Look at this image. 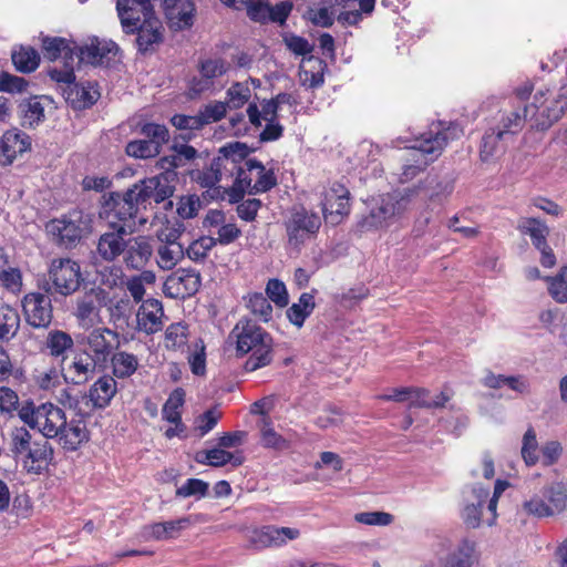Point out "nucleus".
<instances>
[{
	"label": "nucleus",
	"mask_w": 567,
	"mask_h": 567,
	"mask_svg": "<svg viewBox=\"0 0 567 567\" xmlns=\"http://www.w3.org/2000/svg\"><path fill=\"white\" fill-rule=\"evenodd\" d=\"M18 415L24 424L42 434V439H58L66 451H76L90 440L84 420L68 421L65 412L53 403L35 405L27 402L18 410Z\"/></svg>",
	"instance_id": "f257e3e1"
},
{
	"label": "nucleus",
	"mask_w": 567,
	"mask_h": 567,
	"mask_svg": "<svg viewBox=\"0 0 567 567\" xmlns=\"http://www.w3.org/2000/svg\"><path fill=\"white\" fill-rule=\"evenodd\" d=\"M229 338L236 340L238 352L241 354L250 352L244 365L247 372H254L271 363L272 338L251 319L241 318L231 330Z\"/></svg>",
	"instance_id": "f03ea898"
},
{
	"label": "nucleus",
	"mask_w": 567,
	"mask_h": 567,
	"mask_svg": "<svg viewBox=\"0 0 567 567\" xmlns=\"http://www.w3.org/2000/svg\"><path fill=\"white\" fill-rule=\"evenodd\" d=\"M454 137H456L455 130L449 127L435 133L430 131L415 138L414 144L408 146L410 152L405 158L406 163L402 166L400 181L408 183L415 178L442 154L447 142Z\"/></svg>",
	"instance_id": "7ed1b4c3"
},
{
	"label": "nucleus",
	"mask_w": 567,
	"mask_h": 567,
	"mask_svg": "<svg viewBox=\"0 0 567 567\" xmlns=\"http://www.w3.org/2000/svg\"><path fill=\"white\" fill-rule=\"evenodd\" d=\"M9 450L21 461L23 467L33 474L48 470L54 455V450L45 439H32L31 433L23 426L13 427L9 433Z\"/></svg>",
	"instance_id": "20e7f679"
},
{
	"label": "nucleus",
	"mask_w": 567,
	"mask_h": 567,
	"mask_svg": "<svg viewBox=\"0 0 567 567\" xmlns=\"http://www.w3.org/2000/svg\"><path fill=\"white\" fill-rule=\"evenodd\" d=\"M414 195L413 188L380 195L372 200L369 213L360 218L358 228L370 231L390 227L406 210Z\"/></svg>",
	"instance_id": "39448f33"
},
{
	"label": "nucleus",
	"mask_w": 567,
	"mask_h": 567,
	"mask_svg": "<svg viewBox=\"0 0 567 567\" xmlns=\"http://www.w3.org/2000/svg\"><path fill=\"white\" fill-rule=\"evenodd\" d=\"M116 9L125 33L162 34V23L155 16L150 0H117Z\"/></svg>",
	"instance_id": "423d86ee"
},
{
	"label": "nucleus",
	"mask_w": 567,
	"mask_h": 567,
	"mask_svg": "<svg viewBox=\"0 0 567 567\" xmlns=\"http://www.w3.org/2000/svg\"><path fill=\"white\" fill-rule=\"evenodd\" d=\"M138 187L135 184L124 193H112L105 199L100 212V217L105 219L106 225L123 224L126 229H131L128 223L135 218L143 200H140Z\"/></svg>",
	"instance_id": "0eeeda50"
},
{
	"label": "nucleus",
	"mask_w": 567,
	"mask_h": 567,
	"mask_svg": "<svg viewBox=\"0 0 567 567\" xmlns=\"http://www.w3.org/2000/svg\"><path fill=\"white\" fill-rule=\"evenodd\" d=\"M91 217L82 210H72L61 219H53L47 224V231L53 239L65 248L73 247L80 241L83 234L89 231Z\"/></svg>",
	"instance_id": "6e6552de"
},
{
	"label": "nucleus",
	"mask_w": 567,
	"mask_h": 567,
	"mask_svg": "<svg viewBox=\"0 0 567 567\" xmlns=\"http://www.w3.org/2000/svg\"><path fill=\"white\" fill-rule=\"evenodd\" d=\"M45 292H56L61 296L74 293L83 280L80 265L70 258H59L51 261Z\"/></svg>",
	"instance_id": "1a4fd4ad"
},
{
	"label": "nucleus",
	"mask_w": 567,
	"mask_h": 567,
	"mask_svg": "<svg viewBox=\"0 0 567 567\" xmlns=\"http://www.w3.org/2000/svg\"><path fill=\"white\" fill-rule=\"evenodd\" d=\"M566 107L567 92L549 100L545 97L544 92L539 91L534 95V102L525 106V113H529L533 127L544 131L561 117Z\"/></svg>",
	"instance_id": "9d476101"
},
{
	"label": "nucleus",
	"mask_w": 567,
	"mask_h": 567,
	"mask_svg": "<svg viewBox=\"0 0 567 567\" xmlns=\"http://www.w3.org/2000/svg\"><path fill=\"white\" fill-rule=\"evenodd\" d=\"M543 497L534 496L524 502L523 508L529 515L548 517L560 514L567 507V485L563 482H554L543 489Z\"/></svg>",
	"instance_id": "9b49d317"
},
{
	"label": "nucleus",
	"mask_w": 567,
	"mask_h": 567,
	"mask_svg": "<svg viewBox=\"0 0 567 567\" xmlns=\"http://www.w3.org/2000/svg\"><path fill=\"white\" fill-rule=\"evenodd\" d=\"M220 153L224 155V158L218 157L214 159L209 167L197 171L194 174L193 178L203 187L215 186L221 178V167L227 164H231V166L235 167L238 161L245 159L248 147L246 144L236 142L223 146Z\"/></svg>",
	"instance_id": "f8f14e48"
},
{
	"label": "nucleus",
	"mask_w": 567,
	"mask_h": 567,
	"mask_svg": "<svg viewBox=\"0 0 567 567\" xmlns=\"http://www.w3.org/2000/svg\"><path fill=\"white\" fill-rule=\"evenodd\" d=\"M321 225L320 217L303 207L295 208L286 221V231L290 246L299 248L306 239L316 234Z\"/></svg>",
	"instance_id": "ddd939ff"
},
{
	"label": "nucleus",
	"mask_w": 567,
	"mask_h": 567,
	"mask_svg": "<svg viewBox=\"0 0 567 567\" xmlns=\"http://www.w3.org/2000/svg\"><path fill=\"white\" fill-rule=\"evenodd\" d=\"M300 535V530L295 527L268 525L248 530L246 537L250 547L260 550L285 546L288 542L298 539Z\"/></svg>",
	"instance_id": "4468645a"
},
{
	"label": "nucleus",
	"mask_w": 567,
	"mask_h": 567,
	"mask_svg": "<svg viewBox=\"0 0 567 567\" xmlns=\"http://www.w3.org/2000/svg\"><path fill=\"white\" fill-rule=\"evenodd\" d=\"M132 229L121 225H106V229L99 236L95 246V256L105 262H114L125 249V241Z\"/></svg>",
	"instance_id": "2eb2a0df"
},
{
	"label": "nucleus",
	"mask_w": 567,
	"mask_h": 567,
	"mask_svg": "<svg viewBox=\"0 0 567 567\" xmlns=\"http://www.w3.org/2000/svg\"><path fill=\"white\" fill-rule=\"evenodd\" d=\"M349 190L339 183H333L323 194L321 202L324 220L338 225L350 213Z\"/></svg>",
	"instance_id": "dca6fc26"
},
{
	"label": "nucleus",
	"mask_w": 567,
	"mask_h": 567,
	"mask_svg": "<svg viewBox=\"0 0 567 567\" xmlns=\"http://www.w3.org/2000/svg\"><path fill=\"white\" fill-rule=\"evenodd\" d=\"M176 179V173H167L141 181L135 184V186L138 187L137 195H140V200H143L144 205H146L150 199H154L157 204L165 203L175 192L174 183Z\"/></svg>",
	"instance_id": "f3484780"
},
{
	"label": "nucleus",
	"mask_w": 567,
	"mask_h": 567,
	"mask_svg": "<svg viewBox=\"0 0 567 567\" xmlns=\"http://www.w3.org/2000/svg\"><path fill=\"white\" fill-rule=\"evenodd\" d=\"M48 293L30 292L23 299L25 321L33 328L45 329L52 321V305Z\"/></svg>",
	"instance_id": "a211bd4d"
},
{
	"label": "nucleus",
	"mask_w": 567,
	"mask_h": 567,
	"mask_svg": "<svg viewBox=\"0 0 567 567\" xmlns=\"http://www.w3.org/2000/svg\"><path fill=\"white\" fill-rule=\"evenodd\" d=\"M200 286V276L194 269H177L164 282V293L174 299H184L197 292Z\"/></svg>",
	"instance_id": "6ab92c4d"
},
{
	"label": "nucleus",
	"mask_w": 567,
	"mask_h": 567,
	"mask_svg": "<svg viewBox=\"0 0 567 567\" xmlns=\"http://www.w3.org/2000/svg\"><path fill=\"white\" fill-rule=\"evenodd\" d=\"M153 252L154 248L150 237L128 235L122 254V260L127 269L142 270L150 262Z\"/></svg>",
	"instance_id": "aec40b11"
},
{
	"label": "nucleus",
	"mask_w": 567,
	"mask_h": 567,
	"mask_svg": "<svg viewBox=\"0 0 567 567\" xmlns=\"http://www.w3.org/2000/svg\"><path fill=\"white\" fill-rule=\"evenodd\" d=\"M95 369L94 358L86 352H82L75 353L70 360L64 358L61 373L66 383L81 385L93 378Z\"/></svg>",
	"instance_id": "412c9836"
},
{
	"label": "nucleus",
	"mask_w": 567,
	"mask_h": 567,
	"mask_svg": "<svg viewBox=\"0 0 567 567\" xmlns=\"http://www.w3.org/2000/svg\"><path fill=\"white\" fill-rule=\"evenodd\" d=\"M163 6L171 31H187L194 24L195 6L192 0H163Z\"/></svg>",
	"instance_id": "4be33fe9"
},
{
	"label": "nucleus",
	"mask_w": 567,
	"mask_h": 567,
	"mask_svg": "<svg viewBox=\"0 0 567 567\" xmlns=\"http://www.w3.org/2000/svg\"><path fill=\"white\" fill-rule=\"evenodd\" d=\"M30 147L29 135L17 128L7 131L0 137V164L11 165L18 155L29 151Z\"/></svg>",
	"instance_id": "5701e85b"
},
{
	"label": "nucleus",
	"mask_w": 567,
	"mask_h": 567,
	"mask_svg": "<svg viewBox=\"0 0 567 567\" xmlns=\"http://www.w3.org/2000/svg\"><path fill=\"white\" fill-rule=\"evenodd\" d=\"M332 7H340L338 22L342 25H357L372 13L375 0H328Z\"/></svg>",
	"instance_id": "b1692460"
},
{
	"label": "nucleus",
	"mask_w": 567,
	"mask_h": 567,
	"mask_svg": "<svg viewBox=\"0 0 567 567\" xmlns=\"http://www.w3.org/2000/svg\"><path fill=\"white\" fill-rule=\"evenodd\" d=\"M164 316L162 303L156 299L143 301L136 313L137 329L153 334L162 329Z\"/></svg>",
	"instance_id": "393cba45"
},
{
	"label": "nucleus",
	"mask_w": 567,
	"mask_h": 567,
	"mask_svg": "<svg viewBox=\"0 0 567 567\" xmlns=\"http://www.w3.org/2000/svg\"><path fill=\"white\" fill-rule=\"evenodd\" d=\"M65 100L75 110L91 107L101 96L97 84L93 82L73 83L64 90Z\"/></svg>",
	"instance_id": "a878e982"
},
{
	"label": "nucleus",
	"mask_w": 567,
	"mask_h": 567,
	"mask_svg": "<svg viewBox=\"0 0 567 567\" xmlns=\"http://www.w3.org/2000/svg\"><path fill=\"white\" fill-rule=\"evenodd\" d=\"M43 55L50 61L62 60L69 61L70 64L73 60H78L79 47L66 38H43L42 44Z\"/></svg>",
	"instance_id": "bb28decb"
},
{
	"label": "nucleus",
	"mask_w": 567,
	"mask_h": 567,
	"mask_svg": "<svg viewBox=\"0 0 567 567\" xmlns=\"http://www.w3.org/2000/svg\"><path fill=\"white\" fill-rule=\"evenodd\" d=\"M200 79H193L189 85L192 96L198 95L212 86V80L226 72L225 62L220 59H207L200 62Z\"/></svg>",
	"instance_id": "cd10ccee"
},
{
	"label": "nucleus",
	"mask_w": 567,
	"mask_h": 567,
	"mask_svg": "<svg viewBox=\"0 0 567 567\" xmlns=\"http://www.w3.org/2000/svg\"><path fill=\"white\" fill-rule=\"evenodd\" d=\"M117 47L114 42L110 41L105 44L97 42L85 48H79L78 60L81 64L102 65L107 63L111 55H114Z\"/></svg>",
	"instance_id": "c85d7f7f"
},
{
	"label": "nucleus",
	"mask_w": 567,
	"mask_h": 567,
	"mask_svg": "<svg viewBox=\"0 0 567 567\" xmlns=\"http://www.w3.org/2000/svg\"><path fill=\"white\" fill-rule=\"evenodd\" d=\"M116 381L112 377H102L90 388L89 398L94 408L103 409L107 406L116 394Z\"/></svg>",
	"instance_id": "c756f323"
},
{
	"label": "nucleus",
	"mask_w": 567,
	"mask_h": 567,
	"mask_svg": "<svg viewBox=\"0 0 567 567\" xmlns=\"http://www.w3.org/2000/svg\"><path fill=\"white\" fill-rule=\"evenodd\" d=\"M245 165L250 173H255V183L250 194L264 193L277 185V178L271 169L266 171L261 162L255 158L245 159Z\"/></svg>",
	"instance_id": "7c9ffc66"
},
{
	"label": "nucleus",
	"mask_w": 567,
	"mask_h": 567,
	"mask_svg": "<svg viewBox=\"0 0 567 567\" xmlns=\"http://www.w3.org/2000/svg\"><path fill=\"white\" fill-rule=\"evenodd\" d=\"M323 62L320 59L308 56L302 60L299 80L303 86L313 89L323 83Z\"/></svg>",
	"instance_id": "2f4dec72"
},
{
	"label": "nucleus",
	"mask_w": 567,
	"mask_h": 567,
	"mask_svg": "<svg viewBox=\"0 0 567 567\" xmlns=\"http://www.w3.org/2000/svg\"><path fill=\"white\" fill-rule=\"evenodd\" d=\"M454 185L451 181L440 179L436 176H427L422 185L415 187V194L419 189L424 190L430 202L442 203L453 192Z\"/></svg>",
	"instance_id": "473e14b6"
},
{
	"label": "nucleus",
	"mask_w": 567,
	"mask_h": 567,
	"mask_svg": "<svg viewBox=\"0 0 567 567\" xmlns=\"http://www.w3.org/2000/svg\"><path fill=\"white\" fill-rule=\"evenodd\" d=\"M506 137L502 132L492 128L485 133L481 145V159L483 162H492L505 152Z\"/></svg>",
	"instance_id": "72a5a7b5"
},
{
	"label": "nucleus",
	"mask_w": 567,
	"mask_h": 567,
	"mask_svg": "<svg viewBox=\"0 0 567 567\" xmlns=\"http://www.w3.org/2000/svg\"><path fill=\"white\" fill-rule=\"evenodd\" d=\"M11 60L17 71L31 73L34 72L40 64V54L31 47L20 45L12 50Z\"/></svg>",
	"instance_id": "f704fd0d"
},
{
	"label": "nucleus",
	"mask_w": 567,
	"mask_h": 567,
	"mask_svg": "<svg viewBox=\"0 0 567 567\" xmlns=\"http://www.w3.org/2000/svg\"><path fill=\"white\" fill-rule=\"evenodd\" d=\"M19 312L8 306H0V342H9L16 337L20 329Z\"/></svg>",
	"instance_id": "c9c22d12"
},
{
	"label": "nucleus",
	"mask_w": 567,
	"mask_h": 567,
	"mask_svg": "<svg viewBox=\"0 0 567 567\" xmlns=\"http://www.w3.org/2000/svg\"><path fill=\"white\" fill-rule=\"evenodd\" d=\"M93 292L94 290H91L76 301L75 316L83 327H92L99 319L100 309Z\"/></svg>",
	"instance_id": "e433bc0d"
},
{
	"label": "nucleus",
	"mask_w": 567,
	"mask_h": 567,
	"mask_svg": "<svg viewBox=\"0 0 567 567\" xmlns=\"http://www.w3.org/2000/svg\"><path fill=\"white\" fill-rule=\"evenodd\" d=\"M19 113L21 125L25 127H33L44 120V107L37 96L22 101Z\"/></svg>",
	"instance_id": "4c0bfd02"
},
{
	"label": "nucleus",
	"mask_w": 567,
	"mask_h": 567,
	"mask_svg": "<svg viewBox=\"0 0 567 567\" xmlns=\"http://www.w3.org/2000/svg\"><path fill=\"white\" fill-rule=\"evenodd\" d=\"M315 309V298L311 293L305 292L300 296L298 302L292 303L287 310V318L298 328H301L306 318Z\"/></svg>",
	"instance_id": "58836bf2"
},
{
	"label": "nucleus",
	"mask_w": 567,
	"mask_h": 567,
	"mask_svg": "<svg viewBox=\"0 0 567 567\" xmlns=\"http://www.w3.org/2000/svg\"><path fill=\"white\" fill-rule=\"evenodd\" d=\"M184 256V245H158L156 248V264L163 270H172Z\"/></svg>",
	"instance_id": "ea45409f"
},
{
	"label": "nucleus",
	"mask_w": 567,
	"mask_h": 567,
	"mask_svg": "<svg viewBox=\"0 0 567 567\" xmlns=\"http://www.w3.org/2000/svg\"><path fill=\"white\" fill-rule=\"evenodd\" d=\"M106 336L115 337L116 333L107 328H97L92 330L87 336L86 343L97 359H105L111 352L112 346L106 339Z\"/></svg>",
	"instance_id": "a19ab883"
},
{
	"label": "nucleus",
	"mask_w": 567,
	"mask_h": 567,
	"mask_svg": "<svg viewBox=\"0 0 567 567\" xmlns=\"http://www.w3.org/2000/svg\"><path fill=\"white\" fill-rule=\"evenodd\" d=\"M196 460L199 463H207L208 465L215 467L224 466L227 463H231L233 465L238 466L243 463V458L240 456H236L223 449H212L208 451L199 452Z\"/></svg>",
	"instance_id": "79ce46f5"
},
{
	"label": "nucleus",
	"mask_w": 567,
	"mask_h": 567,
	"mask_svg": "<svg viewBox=\"0 0 567 567\" xmlns=\"http://www.w3.org/2000/svg\"><path fill=\"white\" fill-rule=\"evenodd\" d=\"M518 229L530 236L533 245L536 248H544L547 245L546 237L549 234L548 227L536 218H523L518 224Z\"/></svg>",
	"instance_id": "37998d69"
},
{
	"label": "nucleus",
	"mask_w": 567,
	"mask_h": 567,
	"mask_svg": "<svg viewBox=\"0 0 567 567\" xmlns=\"http://www.w3.org/2000/svg\"><path fill=\"white\" fill-rule=\"evenodd\" d=\"M247 309L264 322H268L272 318V306L268 298L261 292L248 293L245 297Z\"/></svg>",
	"instance_id": "c03bdc74"
},
{
	"label": "nucleus",
	"mask_w": 567,
	"mask_h": 567,
	"mask_svg": "<svg viewBox=\"0 0 567 567\" xmlns=\"http://www.w3.org/2000/svg\"><path fill=\"white\" fill-rule=\"evenodd\" d=\"M111 362L114 375L121 379L131 377L138 367L137 358L125 351L115 352Z\"/></svg>",
	"instance_id": "a18cd8bd"
},
{
	"label": "nucleus",
	"mask_w": 567,
	"mask_h": 567,
	"mask_svg": "<svg viewBox=\"0 0 567 567\" xmlns=\"http://www.w3.org/2000/svg\"><path fill=\"white\" fill-rule=\"evenodd\" d=\"M184 225L177 219L166 220L157 230L158 245H183L179 239L184 233Z\"/></svg>",
	"instance_id": "49530a36"
},
{
	"label": "nucleus",
	"mask_w": 567,
	"mask_h": 567,
	"mask_svg": "<svg viewBox=\"0 0 567 567\" xmlns=\"http://www.w3.org/2000/svg\"><path fill=\"white\" fill-rule=\"evenodd\" d=\"M527 116H529V113H525V107L523 110L512 111L502 118L495 130L502 132L505 137L514 135L523 128Z\"/></svg>",
	"instance_id": "de8ad7c7"
},
{
	"label": "nucleus",
	"mask_w": 567,
	"mask_h": 567,
	"mask_svg": "<svg viewBox=\"0 0 567 567\" xmlns=\"http://www.w3.org/2000/svg\"><path fill=\"white\" fill-rule=\"evenodd\" d=\"M527 116H529V113H525V107L523 110L512 111L502 118L495 130L502 132L505 137L514 135L523 128Z\"/></svg>",
	"instance_id": "09e8293b"
},
{
	"label": "nucleus",
	"mask_w": 567,
	"mask_h": 567,
	"mask_svg": "<svg viewBox=\"0 0 567 567\" xmlns=\"http://www.w3.org/2000/svg\"><path fill=\"white\" fill-rule=\"evenodd\" d=\"M45 344L51 355L60 357L73 347V339L64 331L53 330L49 332Z\"/></svg>",
	"instance_id": "8fccbe9b"
},
{
	"label": "nucleus",
	"mask_w": 567,
	"mask_h": 567,
	"mask_svg": "<svg viewBox=\"0 0 567 567\" xmlns=\"http://www.w3.org/2000/svg\"><path fill=\"white\" fill-rule=\"evenodd\" d=\"M185 401V391L181 388L175 389L162 409V416L168 422L181 421L179 409L183 406Z\"/></svg>",
	"instance_id": "3c124183"
},
{
	"label": "nucleus",
	"mask_w": 567,
	"mask_h": 567,
	"mask_svg": "<svg viewBox=\"0 0 567 567\" xmlns=\"http://www.w3.org/2000/svg\"><path fill=\"white\" fill-rule=\"evenodd\" d=\"M236 9H246L248 17L256 22H266L269 18L270 4L266 0H243Z\"/></svg>",
	"instance_id": "603ef678"
},
{
	"label": "nucleus",
	"mask_w": 567,
	"mask_h": 567,
	"mask_svg": "<svg viewBox=\"0 0 567 567\" xmlns=\"http://www.w3.org/2000/svg\"><path fill=\"white\" fill-rule=\"evenodd\" d=\"M188 329L184 323H172L165 331V347L169 350H177L187 342Z\"/></svg>",
	"instance_id": "864d4df0"
},
{
	"label": "nucleus",
	"mask_w": 567,
	"mask_h": 567,
	"mask_svg": "<svg viewBox=\"0 0 567 567\" xmlns=\"http://www.w3.org/2000/svg\"><path fill=\"white\" fill-rule=\"evenodd\" d=\"M522 457L527 466L535 465L538 460V442L536 432L533 427H528L523 436Z\"/></svg>",
	"instance_id": "5fc2aeb1"
},
{
	"label": "nucleus",
	"mask_w": 567,
	"mask_h": 567,
	"mask_svg": "<svg viewBox=\"0 0 567 567\" xmlns=\"http://www.w3.org/2000/svg\"><path fill=\"white\" fill-rule=\"evenodd\" d=\"M141 134L146 141H150L159 151L164 144L169 141V133L165 125L157 123H146L141 127Z\"/></svg>",
	"instance_id": "6e6d98bb"
},
{
	"label": "nucleus",
	"mask_w": 567,
	"mask_h": 567,
	"mask_svg": "<svg viewBox=\"0 0 567 567\" xmlns=\"http://www.w3.org/2000/svg\"><path fill=\"white\" fill-rule=\"evenodd\" d=\"M197 154L198 153L195 147L184 143H178L177 141H175L171 146L173 165H175L176 169L187 166L197 157Z\"/></svg>",
	"instance_id": "4d7b16f0"
},
{
	"label": "nucleus",
	"mask_w": 567,
	"mask_h": 567,
	"mask_svg": "<svg viewBox=\"0 0 567 567\" xmlns=\"http://www.w3.org/2000/svg\"><path fill=\"white\" fill-rule=\"evenodd\" d=\"M216 245V239L213 236H203L197 240L193 241L187 249H185V255L194 261L204 260L208 252Z\"/></svg>",
	"instance_id": "13d9d810"
},
{
	"label": "nucleus",
	"mask_w": 567,
	"mask_h": 567,
	"mask_svg": "<svg viewBox=\"0 0 567 567\" xmlns=\"http://www.w3.org/2000/svg\"><path fill=\"white\" fill-rule=\"evenodd\" d=\"M125 151L128 156L142 159L155 157L161 153L159 148L145 138L131 141Z\"/></svg>",
	"instance_id": "bf43d9fd"
},
{
	"label": "nucleus",
	"mask_w": 567,
	"mask_h": 567,
	"mask_svg": "<svg viewBox=\"0 0 567 567\" xmlns=\"http://www.w3.org/2000/svg\"><path fill=\"white\" fill-rule=\"evenodd\" d=\"M549 293L557 302H567V266L555 277L547 278Z\"/></svg>",
	"instance_id": "052dcab7"
},
{
	"label": "nucleus",
	"mask_w": 567,
	"mask_h": 567,
	"mask_svg": "<svg viewBox=\"0 0 567 567\" xmlns=\"http://www.w3.org/2000/svg\"><path fill=\"white\" fill-rule=\"evenodd\" d=\"M28 86L29 82L24 78L0 71V92L11 94L23 93L27 91Z\"/></svg>",
	"instance_id": "680f3d73"
},
{
	"label": "nucleus",
	"mask_w": 567,
	"mask_h": 567,
	"mask_svg": "<svg viewBox=\"0 0 567 567\" xmlns=\"http://www.w3.org/2000/svg\"><path fill=\"white\" fill-rule=\"evenodd\" d=\"M260 433L264 446L277 450H284L288 447V442L274 430L267 419H262Z\"/></svg>",
	"instance_id": "e2e57ef3"
},
{
	"label": "nucleus",
	"mask_w": 567,
	"mask_h": 567,
	"mask_svg": "<svg viewBox=\"0 0 567 567\" xmlns=\"http://www.w3.org/2000/svg\"><path fill=\"white\" fill-rule=\"evenodd\" d=\"M251 91L247 84L235 83L227 91L229 109H239L250 99Z\"/></svg>",
	"instance_id": "0e129e2a"
},
{
	"label": "nucleus",
	"mask_w": 567,
	"mask_h": 567,
	"mask_svg": "<svg viewBox=\"0 0 567 567\" xmlns=\"http://www.w3.org/2000/svg\"><path fill=\"white\" fill-rule=\"evenodd\" d=\"M305 18L313 25L328 28L333 23L334 13L326 7H311L306 11Z\"/></svg>",
	"instance_id": "69168bd1"
},
{
	"label": "nucleus",
	"mask_w": 567,
	"mask_h": 567,
	"mask_svg": "<svg viewBox=\"0 0 567 567\" xmlns=\"http://www.w3.org/2000/svg\"><path fill=\"white\" fill-rule=\"evenodd\" d=\"M100 282L102 286L114 289L124 285V272L121 267L107 266L104 267L100 272Z\"/></svg>",
	"instance_id": "338daca9"
},
{
	"label": "nucleus",
	"mask_w": 567,
	"mask_h": 567,
	"mask_svg": "<svg viewBox=\"0 0 567 567\" xmlns=\"http://www.w3.org/2000/svg\"><path fill=\"white\" fill-rule=\"evenodd\" d=\"M267 298H269L276 306L284 308L288 305V292L282 281L278 279H270L266 286Z\"/></svg>",
	"instance_id": "774afa93"
}]
</instances>
